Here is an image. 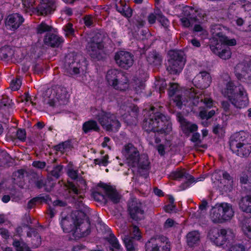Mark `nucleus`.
Masks as SVG:
<instances>
[{
    "instance_id": "nucleus-23",
    "label": "nucleus",
    "mask_w": 251,
    "mask_h": 251,
    "mask_svg": "<svg viewBox=\"0 0 251 251\" xmlns=\"http://www.w3.org/2000/svg\"><path fill=\"white\" fill-rule=\"evenodd\" d=\"M86 48L92 58L98 60L100 58V51L104 48V46H99L97 44L89 42Z\"/></svg>"
},
{
    "instance_id": "nucleus-14",
    "label": "nucleus",
    "mask_w": 251,
    "mask_h": 251,
    "mask_svg": "<svg viewBox=\"0 0 251 251\" xmlns=\"http://www.w3.org/2000/svg\"><path fill=\"white\" fill-rule=\"evenodd\" d=\"M170 177L174 180H179L182 178H185L186 180L182 183L179 188L181 190H185L192 186L193 184L197 182L195 178L188 173L186 172L184 169H177L175 171L172 172L170 174Z\"/></svg>"
},
{
    "instance_id": "nucleus-19",
    "label": "nucleus",
    "mask_w": 251,
    "mask_h": 251,
    "mask_svg": "<svg viewBox=\"0 0 251 251\" xmlns=\"http://www.w3.org/2000/svg\"><path fill=\"white\" fill-rule=\"evenodd\" d=\"M43 40L45 45L51 48H59L64 42L62 36L52 33H47Z\"/></svg>"
},
{
    "instance_id": "nucleus-24",
    "label": "nucleus",
    "mask_w": 251,
    "mask_h": 251,
    "mask_svg": "<svg viewBox=\"0 0 251 251\" xmlns=\"http://www.w3.org/2000/svg\"><path fill=\"white\" fill-rule=\"evenodd\" d=\"M82 129L84 134H88L92 132H100V128L97 121L90 119L82 124Z\"/></svg>"
},
{
    "instance_id": "nucleus-2",
    "label": "nucleus",
    "mask_w": 251,
    "mask_h": 251,
    "mask_svg": "<svg viewBox=\"0 0 251 251\" xmlns=\"http://www.w3.org/2000/svg\"><path fill=\"white\" fill-rule=\"evenodd\" d=\"M143 128L146 132L152 131L154 142L158 144L161 139L157 134H169L172 131V123L169 117L160 112H155L145 119L143 123Z\"/></svg>"
},
{
    "instance_id": "nucleus-30",
    "label": "nucleus",
    "mask_w": 251,
    "mask_h": 251,
    "mask_svg": "<svg viewBox=\"0 0 251 251\" xmlns=\"http://www.w3.org/2000/svg\"><path fill=\"white\" fill-rule=\"evenodd\" d=\"M183 133L187 136H189L191 133L196 132L198 130V126L197 124L191 123L187 121L181 127Z\"/></svg>"
},
{
    "instance_id": "nucleus-20",
    "label": "nucleus",
    "mask_w": 251,
    "mask_h": 251,
    "mask_svg": "<svg viewBox=\"0 0 251 251\" xmlns=\"http://www.w3.org/2000/svg\"><path fill=\"white\" fill-rule=\"evenodd\" d=\"M37 11L42 15H47L53 12L55 8L54 0H40Z\"/></svg>"
},
{
    "instance_id": "nucleus-64",
    "label": "nucleus",
    "mask_w": 251,
    "mask_h": 251,
    "mask_svg": "<svg viewBox=\"0 0 251 251\" xmlns=\"http://www.w3.org/2000/svg\"><path fill=\"white\" fill-rule=\"evenodd\" d=\"M156 149L160 156H164L165 154V147L164 145L160 144L156 146Z\"/></svg>"
},
{
    "instance_id": "nucleus-7",
    "label": "nucleus",
    "mask_w": 251,
    "mask_h": 251,
    "mask_svg": "<svg viewBox=\"0 0 251 251\" xmlns=\"http://www.w3.org/2000/svg\"><path fill=\"white\" fill-rule=\"evenodd\" d=\"M94 117L103 128L107 131L117 132L121 126L115 114L103 109L98 110L94 115Z\"/></svg>"
},
{
    "instance_id": "nucleus-44",
    "label": "nucleus",
    "mask_w": 251,
    "mask_h": 251,
    "mask_svg": "<svg viewBox=\"0 0 251 251\" xmlns=\"http://www.w3.org/2000/svg\"><path fill=\"white\" fill-rule=\"evenodd\" d=\"M90 42L97 44L99 46H104L103 38L102 35L99 33H96L90 39Z\"/></svg>"
},
{
    "instance_id": "nucleus-35",
    "label": "nucleus",
    "mask_w": 251,
    "mask_h": 251,
    "mask_svg": "<svg viewBox=\"0 0 251 251\" xmlns=\"http://www.w3.org/2000/svg\"><path fill=\"white\" fill-rule=\"evenodd\" d=\"M146 251H162L160 250V246L156 243V240L151 239L145 244Z\"/></svg>"
},
{
    "instance_id": "nucleus-5",
    "label": "nucleus",
    "mask_w": 251,
    "mask_h": 251,
    "mask_svg": "<svg viewBox=\"0 0 251 251\" xmlns=\"http://www.w3.org/2000/svg\"><path fill=\"white\" fill-rule=\"evenodd\" d=\"M125 157L126 162L131 168L137 167L138 170L149 171L151 168L150 162L147 154H140L137 148L132 145L125 146Z\"/></svg>"
},
{
    "instance_id": "nucleus-50",
    "label": "nucleus",
    "mask_w": 251,
    "mask_h": 251,
    "mask_svg": "<svg viewBox=\"0 0 251 251\" xmlns=\"http://www.w3.org/2000/svg\"><path fill=\"white\" fill-rule=\"evenodd\" d=\"M124 243L127 251H135L133 240L129 238H126Z\"/></svg>"
},
{
    "instance_id": "nucleus-15",
    "label": "nucleus",
    "mask_w": 251,
    "mask_h": 251,
    "mask_svg": "<svg viewBox=\"0 0 251 251\" xmlns=\"http://www.w3.org/2000/svg\"><path fill=\"white\" fill-rule=\"evenodd\" d=\"M114 60L121 68L128 70L133 64L134 55L126 50H119L115 53Z\"/></svg>"
},
{
    "instance_id": "nucleus-25",
    "label": "nucleus",
    "mask_w": 251,
    "mask_h": 251,
    "mask_svg": "<svg viewBox=\"0 0 251 251\" xmlns=\"http://www.w3.org/2000/svg\"><path fill=\"white\" fill-rule=\"evenodd\" d=\"M198 91L194 88H191L186 91L185 94L188 97L187 102L191 106H197L201 100L198 96Z\"/></svg>"
},
{
    "instance_id": "nucleus-29",
    "label": "nucleus",
    "mask_w": 251,
    "mask_h": 251,
    "mask_svg": "<svg viewBox=\"0 0 251 251\" xmlns=\"http://www.w3.org/2000/svg\"><path fill=\"white\" fill-rule=\"evenodd\" d=\"M14 54V51L9 46H4L0 48V58L4 61L9 60Z\"/></svg>"
},
{
    "instance_id": "nucleus-17",
    "label": "nucleus",
    "mask_w": 251,
    "mask_h": 251,
    "mask_svg": "<svg viewBox=\"0 0 251 251\" xmlns=\"http://www.w3.org/2000/svg\"><path fill=\"white\" fill-rule=\"evenodd\" d=\"M193 83L198 88L204 89L208 87L211 82V77L206 71L200 72L193 79Z\"/></svg>"
},
{
    "instance_id": "nucleus-49",
    "label": "nucleus",
    "mask_w": 251,
    "mask_h": 251,
    "mask_svg": "<svg viewBox=\"0 0 251 251\" xmlns=\"http://www.w3.org/2000/svg\"><path fill=\"white\" fill-rule=\"evenodd\" d=\"M22 85V79L21 78H16L11 81L10 86L13 91L18 90Z\"/></svg>"
},
{
    "instance_id": "nucleus-51",
    "label": "nucleus",
    "mask_w": 251,
    "mask_h": 251,
    "mask_svg": "<svg viewBox=\"0 0 251 251\" xmlns=\"http://www.w3.org/2000/svg\"><path fill=\"white\" fill-rule=\"evenodd\" d=\"M36 187L38 189H41L44 187L45 190L47 192H50L51 188L48 189L47 187V181L42 179H38L35 182Z\"/></svg>"
},
{
    "instance_id": "nucleus-59",
    "label": "nucleus",
    "mask_w": 251,
    "mask_h": 251,
    "mask_svg": "<svg viewBox=\"0 0 251 251\" xmlns=\"http://www.w3.org/2000/svg\"><path fill=\"white\" fill-rule=\"evenodd\" d=\"M32 165L36 168L43 169L45 168L46 163L45 161H34L32 162Z\"/></svg>"
},
{
    "instance_id": "nucleus-58",
    "label": "nucleus",
    "mask_w": 251,
    "mask_h": 251,
    "mask_svg": "<svg viewBox=\"0 0 251 251\" xmlns=\"http://www.w3.org/2000/svg\"><path fill=\"white\" fill-rule=\"evenodd\" d=\"M160 17L157 18V21L161 24V25L164 27H167L169 26L170 22L167 18L164 15H160Z\"/></svg>"
},
{
    "instance_id": "nucleus-33",
    "label": "nucleus",
    "mask_w": 251,
    "mask_h": 251,
    "mask_svg": "<svg viewBox=\"0 0 251 251\" xmlns=\"http://www.w3.org/2000/svg\"><path fill=\"white\" fill-rule=\"evenodd\" d=\"M187 240L189 246H192L200 240V236L198 232L193 231L187 234Z\"/></svg>"
},
{
    "instance_id": "nucleus-55",
    "label": "nucleus",
    "mask_w": 251,
    "mask_h": 251,
    "mask_svg": "<svg viewBox=\"0 0 251 251\" xmlns=\"http://www.w3.org/2000/svg\"><path fill=\"white\" fill-rule=\"evenodd\" d=\"M64 31L67 35H73L75 34V30L73 28V25L71 23H68L64 27Z\"/></svg>"
},
{
    "instance_id": "nucleus-16",
    "label": "nucleus",
    "mask_w": 251,
    "mask_h": 251,
    "mask_svg": "<svg viewBox=\"0 0 251 251\" xmlns=\"http://www.w3.org/2000/svg\"><path fill=\"white\" fill-rule=\"evenodd\" d=\"M178 88L179 85L177 83H170L168 90V93L169 97H174L173 99L174 102L178 108L181 109L182 107V105H186V104L184 103L185 100L184 98L180 94Z\"/></svg>"
},
{
    "instance_id": "nucleus-26",
    "label": "nucleus",
    "mask_w": 251,
    "mask_h": 251,
    "mask_svg": "<svg viewBox=\"0 0 251 251\" xmlns=\"http://www.w3.org/2000/svg\"><path fill=\"white\" fill-rule=\"evenodd\" d=\"M73 148V146L72 143V140L68 139L64 142H60L57 145H54L52 149L54 151L64 153L72 150Z\"/></svg>"
},
{
    "instance_id": "nucleus-46",
    "label": "nucleus",
    "mask_w": 251,
    "mask_h": 251,
    "mask_svg": "<svg viewBox=\"0 0 251 251\" xmlns=\"http://www.w3.org/2000/svg\"><path fill=\"white\" fill-rule=\"evenodd\" d=\"M223 172V170L217 169L215 170L212 175V179L213 180H214V181H218L220 182V183H222Z\"/></svg>"
},
{
    "instance_id": "nucleus-31",
    "label": "nucleus",
    "mask_w": 251,
    "mask_h": 251,
    "mask_svg": "<svg viewBox=\"0 0 251 251\" xmlns=\"http://www.w3.org/2000/svg\"><path fill=\"white\" fill-rule=\"evenodd\" d=\"M236 76L238 79L240 80H243V79H251V60L248 64V68L246 71L242 70L241 73H236Z\"/></svg>"
},
{
    "instance_id": "nucleus-57",
    "label": "nucleus",
    "mask_w": 251,
    "mask_h": 251,
    "mask_svg": "<svg viewBox=\"0 0 251 251\" xmlns=\"http://www.w3.org/2000/svg\"><path fill=\"white\" fill-rule=\"evenodd\" d=\"M67 175L72 179L76 180L78 178V172L77 170L70 169L68 171Z\"/></svg>"
},
{
    "instance_id": "nucleus-11",
    "label": "nucleus",
    "mask_w": 251,
    "mask_h": 251,
    "mask_svg": "<svg viewBox=\"0 0 251 251\" xmlns=\"http://www.w3.org/2000/svg\"><path fill=\"white\" fill-rule=\"evenodd\" d=\"M169 55L167 70L171 74H179L183 69L185 63L183 52L178 50H172L169 52Z\"/></svg>"
},
{
    "instance_id": "nucleus-21",
    "label": "nucleus",
    "mask_w": 251,
    "mask_h": 251,
    "mask_svg": "<svg viewBox=\"0 0 251 251\" xmlns=\"http://www.w3.org/2000/svg\"><path fill=\"white\" fill-rule=\"evenodd\" d=\"M24 22L23 16L19 13H14L9 15L7 19V25L11 30L17 29Z\"/></svg>"
},
{
    "instance_id": "nucleus-32",
    "label": "nucleus",
    "mask_w": 251,
    "mask_h": 251,
    "mask_svg": "<svg viewBox=\"0 0 251 251\" xmlns=\"http://www.w3.org/2000/svg\"><path fill=\"white\" fill-rule=\"evenodd\" d=\"M241 226L244 233L248 235L251 232V217L245 218L241 222Z\"/></svg>"
},
{
    "instance_id": "nucleus-36",
    "label": "nucleus",
    "mask_w": 251,
    "mask_h": 251,
    "mask_svg": "<svg viewBox=\"0 0 251 251\" xmlns=\"http://www.w3.org/2000/svg\"><path fill=\"white\" fill-rule=\"evenodd\" d=\"M200 134L197 131L194 132V133H193V134L190 139V141L192 142L195 143V147L206 149L207 148V146L206 145L201 144L202 142V141L200 139Z\"/></svg>"
},
{
    "instance_id": "nucleus-37",
    "label": "nucleus",
    "mask_w": 251,
    "mask_h": 251,
    "mask_svg": "<svg viewBox=\"0 0 251 251\" xmlns=\"http://www.w3.org/2000/svg\"><path fill=\"white\" fill-rule=\"evenodd\" d=\"M12 245L16 251H26L29 248L25 243L17 239L13 240Z\"/></svg>"
},
{
    "instance_id": "nucleus-43",
    "label": "nucleus",
    "mask_w": 251,
    "mask_h": 251,
    "mask_svg": "<svg viewBox=\"0 0 251 251\" xmlns=\"http://www.w3.org/2000/svg\"><path fill=\"white\" fill-rule=\"evenodd\" d=\"M151 58L152 59L151 61L148 60L151 64H152L155 66H159L161 65L162 62V59L161 55L159 53L155 52V53L152 54Z\"/></svg>"
},
{
    "instance_id": "nucleus-48",
    "label": "nucleus",
    "mask_w": 251,
    "mask_h": 251,
    "mask_svg": "<svg viewBox=\"0 0 251 251\" xmlns=\"http://www.w3.org/2000/svg\"><path fill=\"white\" fill-rule=\"evenodd\" d=\"M92 196L93 197L94 200L97 201H106L105 196L102 193L95 191L92 192Z\"/></svg>"
},
{
    "instance_id": "nucleus-47",
    "label": "nucleus",
    "mask_w": 251,
    "mask_h": 251,
    "mask_svg": "<svg viewBox=\"0 0 251 251\" xmlns=\"http://www.w3.org/2000/svg\"><path fill=\"white\" fill-rule=\"evenodd\" d=\"M63 165H56L50 172V175L56 179L59 178L60 176V173L63 169Z\"/></svg>"
},
{
    "instance_id": "nucleus-9",
    "label": "nucleus",
    "mask_w": 251,
    "mask_h": 251,
    "mask_svg": "<svg viewBox=\"0 0 251 251\" xmlns=\"http://www.w3.org/2000/svg\"><path fill=\"white\" fill-rule=\"evenodd\" d=\"M210 219L214 224H222L230 220L234 216L232 205L226 202L217 203L212 209Z\"/></svg>"
},
{
    "instance_id": "nucleus-22",
    "label": "nucleus",
    "mask_w": 251,
    "mask_h": 251,
    "mask_svg": "<svg viewBox=\"0 0 251 251\" xmlns=\"http://www.w3.org/2000/svg\"><path fill=\"white\" fill-rule=\"evenodd\" d=\"M26 226L29 229V231L27 232V236L31 238V243L32 247L33 248H37L41 244V237L37 229L32 228L29 225H26Z\"/></svg>"
},
{
    "instance_id": "nucleus-45",
    "label": "nucleus",
    "mask_w": 251,
    "mask_h": 251,
    "mask_svg": "<svg viewBox=\"0 0 251 251\" xmlns=\"http://www.w3.org/2000/svg\"><path fill=\"white\" fill-rule=\"evenodd\" d=\"M109 156L106 154L102 157L101 158H96L94 160V162L96 165L106 167L108 165L109 162L108 161Z\"/></svg>"
},
{
    "instance_id": "nucleus-4",
    "label": "nucleus",
    "mask_w": 251,
    "mask_h": 251,
    "mask_svg": "<svg viewBox=\"0 0 251 251\" xmlns=\"http://www.w3.org/2000/svg\"><path fill=\"white\" fill-rule=\"evenodd\" d=\"M222 94L235 108L242 109L249 103V99L246 90L240 84L236 85L229 81L222 90Z\"/></svg>"
},
{
    "instance_id": "nucleus-13",
    "label": "nucleus",
    "mask_w": 251,
    "mask_h": 251,
    "mask_svg": "<svg viewBox=\"0 0 251 251\" xmlns=\"http://www.w3.org/2000/svg\"><path fill=\"white\" fill-rule=\"evenodd\" d=\"M80 56L75 52L68 53L65 57V67L71 75H77L80 73L81 63Z\"/></svg>"
},
{
    "instance_id": "nucleus-1",
    "label": "nucleus",
    "mask_w": 251,
    "mask_h": 251,
    "mask_svg": "<svg viewBox=\"0 0 251 251\" xmlns=\"http://www.w3.org/2000/svg\"><path fill=\"white\" fill-rule=\"evenodd\" d=\"M60 225L64 232H72L75 238L86 237L91 231L89 217L80 210L63 217L60 221Z\"/></svg>"
},
{
    "instance_id": "nucleus-61",
    "label": "nucleus",
    "mask_w": 251,
    "mask_h": 251,
    "mask_svg": "<svg viewBox=\"0 0 251 251\" xmlns=\"http://www.w3.org/2000/svg\"><path fill=\"white\" fill-rule=\"evenodd\" d=\"M147 20L149 24L152 25L155 23L156 21L157 20V18L154 13H151L148 15Z\"/></svg>"
},
{
    "instance_id": "nucleus-40",
    "label": "nucleus",
    "mask_w": 251,
    "mask_h": 251,
    "mask_svg": "<svg viewBox=\"0 0 251 251\" xmlns=\"http://www.w3.org/2000/svg\"><path fill=\"white\" fill-rule=\"evenodd\" d=\"M155 88L156 91H158L159 93H164L167 87V83L166 81L163 79L156 80L155 82Z\"/></svg>"
},
{
    "instance_id": "nucleus-27",
    "label": "nucleus",
    "mask_w": 251,
    "mask_h": 251,
    "mask_svg": "<svg viewBox=\"0 0 251 251\" xmlns=\"http://www.w3.org/2000/svg\"><path fill=\"white\" fill-rule=\"evenodd\" d=\"M240 209L243 212L251 213V195L242 198L239 203Z\"/></svg>"
},
{
    "instance_id": "nucleus-38",
    "label": "nucleus",
    "mask_w": 251,
    "mask_h": 251,
    "mask_svg": "<svg viewBox=\"0 0 251 251\" xmlns=\"http://www.w3.org/2000/svg\"><path fill=\"white\" fill-rule=\"evenodd\" d=\"M240 183L242 185H247L251 189V178L250 177L247 173L243 172L239 176Z\"/></svg>"
},
{
    "instance_id": "nucleus-42",
    "label": "nucleus",
    "mask_w": 251,
    "mask_h": 251,
    "mask_svg": "<svg viewBox=\"0 0 251 251\" xmlns=\"http://www.w3.org/2000/svg\"><path fill=\"white\" fill-rule=\"evenodd\" d=\"M215 114L214 110H211L207 112L206 110H201L199 112V117L201 120H209Z\"/></svg>"
},
{
    "instance_id": "nucleus-63",
    "label": "nucleus",
    "mask_w": 251,
    "mask_h": 251,
    "mask_svg": "<svg viewBox=\"0 0 251 251\" xmlns=\"http://www.w3.org/2000/svg\"><path fill=\"white\" fill-rule=\"evenodd\" d=\"M84 23L85 25L87 27H91L93 24V20L91 17L90 16H85L84 18Z\"/></svg>"
},
{
    "instance_id": "nucleus-18",
    "label": "nucleus",
    "mask_w": 251,
    "mask_h": 251,
    "mask_svg": "<svg viewBox=\"0 0 251 251\" xmlns=\"http://www.w3.org/2000/svg\"><path fill=\"white\" fill-rule=\"evenodd\" d=\"M210 239L217 246L221 247L224 248L227 247V245L226 244L227 242V231L226 229L222 228L219 231L212 232L209 233Z\"/></svg>"
},
{
    "instance_id": "nucleus-3",
    "label": "nucleus",
    "mask_w": 251,
    "mask_h": 251,
    "mask_svg": "<svg viewBox=\"0 0 251 251\" xmlns=\"http://www.w3.org/2000/svg\"><path fill=\"white\" fill-rule=\"evenodd\" d=\"M211 32L213 37L217 38V40L210 45L211 50L222 59L230 58L231 51L229 46L236 45V40L234 38L228 39L219 25H214L211 28Z\"/></svg>"
},
{
    "instance_id": "nucleus-62",
    "label": "nucleus",
    "mask_w": 251,
    "mask_h": 251,
    "mask_svg": "<svg viewBox=\"0 0 251 251\" xmlns=\"http://www.w3.org/2000/svg\"><path fill=\"white\" fill-rule=\"evenodd\" d=\"M245 249L242 244H238L232 246L229 251H245Z\"/></svg>"
},
{
    "instance_id": "nucleus-34",
    "label": "nucleus",
    "mask_w": 251,
    "mask_h": 251,
    "mask_svg": "<svg viewBox=\"0 0 251 251\" xmlns=\"http://www.w3.org/2000/svg\"><path fill=\"white\" fill-rule=\"evenodd\" d=\"M37 204L45 203L50 205L52 202L51 198L49 195L46 194H40L34 197Z\"/></svg>"
},
{
    "instance_id": "nucleus-41",
    "label": "nucleus",
    "mask_w": 251,
    "mask_h": 251,
    "mask_svg": "<svg viewBox=\"0 0 251 251\" xmlns=\"http://www.w3.org/2000/svg\"><path fill=\"white\" fill-rule=\"evenodd\" d=\"M52 27L48 25L45 22H42L38 25L37 27V34H43L46 32H50L52 30Z\"/></svg>"
},
{
    "instance_id": "nucleus-53",
    "label": "nucleus",
    "mask_w": 251,
    "mask_h": 251,
    "mask_svg": "<svg viewBox=\"0 0 251 251\" xmlns=\"http://www.w3.org/2000/svg\"><path fill=\"white\" fill-rule=\"evenodd\" d=\"M240 4L244 11L249 12V14L251 16V2L243 0L240 1Z\"/></svg>"
},
{
    "instance_id": "nucleus-56",
    "label": "nucleus",
    "mask_w": 251,
    "mask_h": 251,
    "mask_svg": "<svg viewBox=\"0 0 251 251\" xmlns=\"http://www.w3.org/2000/svg\"><path fill=\"white\" fill-rule=\"evenodd\" d=\"M61 91L62 93L61 94H59L58 90H57V92L56 93L57 98L59 100H61L67 99L68 98L69 95L68 94L67 91H66V89L65 88H62L61 89Z\"/></svg>"
},
{
    "instance_id": "nucleus-28",
    "label": "nucleus",
    "mask_w": 251,
    "mask_h": 251,
    "mask_svg": "<svg viewBox=\"0 0 251 251\" xmlns=\"http://www.w3.org/2000/svg\"><path fill=\"white\" fill-rule=\"evenodd\" d=\"M105 196L114 204H117L120 201V195L116 188L112 186L105 193Z\"/></svg>"
},
{
    "instance_id": "nucleus-39",
    "label": "nucleus",
    "mask_w": 251,
    "mask_h": 251,
    "mask_svg": "<svg viewBox=\"0 0 251 251\" xmlns=\"http://www.w3.org/2000/svg\"><path fill=\"white\" fill-rule=\"evenodd\" d=\"M106 240L113 248L118 250L121 248V245L118 239L112 232L110 233L109 237L106 238Z\"/></svg>"
},
{
    "instance_id": "nucleus-54",
    "label": "nucleus",
    "mask_w": 251,
    "mask_h": 251,
    "mask_svg": "<svg viewBox=\"0 0 251 251\" xmlns=\"http://www.w3.org/2000/svg\"><path fill=\"white\" fill-rule=\"evenodd\" d=\"M222 179L226 181V183L231 185L233 183V177L226 171L224 170Z\"/></svg>"
},
{
    "instance_id": "nucleus-12",
    "label": "nucleus",
    "mask_w": 251,
    "mask_h": 251,
    "mask_svg": "<svg viewBox=\"0 0 251 251\" xmlns=\"http://www.w3.org/2000/svg\"><path fill=\"white\" fill-rule=\"evenodd\" d=\"M127 211L130 217L135 221H140L145 214L142 203L136 198L131 199L128 201Z\"/></svg>"
},
{
    "instance_id": "nucleus-10",
    "label": "nucleus",
    "mask_w": 251,
    "mask_h": 251,
    "mask_svg": "<svg viewBox=\"0 0 251 251\" xmlns=\"http://www.w3.org/2000/svg\"><path fill=\"white\" fill-rule=\"evenodd\" d=\"M106 79L108 84L114 89L126 91L129 86L128 79L126 74L117 69H111L107 71Z\"/></svg>"
},
{
    "instance_id": "nucleus-60",
    "label": "nucleus",
    "mask_w": 251,
    "mask_h": 251,
    "mask_svg": "<svg viewBox=\"0 0 251 251\" xmlns=\"http://www.w3.org/2000/svg\"><path fill=\"white\" fill-rule=\"evenodd\" d=\"M52 205L54 207H64L67 206V203L65 201L57 199L52 202Z\"/></svg>"
},
{
    "instance_id": "nucleus-52",
    "label": "nucleus",
    "mask_w": 251,
    "mask_h": 251,
    "mask_svg": "<svg viewBox=\"0 0 251 251\" xmlns=\"http://www.w3.org/2000/svg\"><path fill=\"white\" fill-rule=\"evenodd\" d=\"M16 137L20 141L24 142L26 140V131L25 129L19 128L16 132Z\"/></svg>"
},
{
    "instance_id": "nucleus-8",
    "label": "nucleus",
    "mask_w": 251,
    "mask_h": 251,
    "mask_svg": "<svg viewBox=\"0 0 251 251\" xmlns=\"http://www.w3.org/2000/svg\"><path fill=\"white\" fill-rule=\"evenodd\" d=\"M182 18L180 21L181 25L185 27L192 25V23L201 21L206 16L205 11L198 6H184L182 9Z\"/></svg>"
},
{
    "instance_id": "nucleus-6",
    "label": "nucleus",
    "mask_w": 251,
    "mask_h": 251,
    "mask_svg": "<svg viewBox=\"0 0 251 251\" xmlns=\"http://www.w3.org/2000/svg\"><path fill=\"white\" fill-rule=\"evenodd\" d=\"M229 149L233 153L242 157H248L251 152V143L243 132L232 135L229 141Z\"/></svg>"
}]
</instances>
